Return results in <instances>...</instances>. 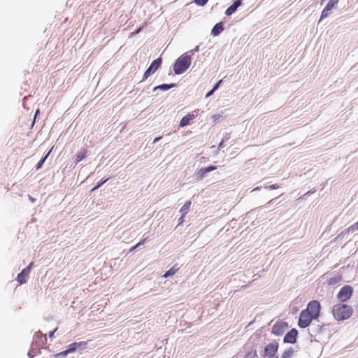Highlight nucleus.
I'll list each match as a JSON object with an SVG mask.
<instances>
[{"label": "nucleus", "instance_id": "obj_34", "mask_svg": "<svg viewBox=\"0 0 358 358\" xmlns=\"http://www.w3.org/2000/svg\"><path fill=\"white\" fill-rule=\"evenodd\" d=\"M56 330H57V329H55L54 331H50V332L49 333V337H50V338H52V337H53L54 334H55V331H56Z\"/></svg>", "mask_w": 358, "mask_h": 358}, {"label": "nucleus", "instance_id": "obj_31", "mask_svg": "<svg viewBox=\"0 0 358 358\" xmlns=\"http://www.w3.org/2000/svg\"><path fill=\"white\" fill-rule=\"evenodd\" d=\"M222 80H219L216 84L213 87V90L215 91L220 86V83H222Z\"/></svg>", "mask_w": 358, "mask_h": 358}, {"label": "nucleus", "instance_id": "obj_3", "mask_svg": "<svg viewBox=\"0 0 358 358\" xmlns=\"http://www.w3.org/2000/svg\"><path fill=\"white\" fill-rule=\"evenodd\" d=\"M191 64V57L189 55H183L178 57L173 66V71L176 74H182Z\"/></svg>", "mask_w": 358, "mask_h": 358}, {"label": "nucleus", "instance_id": "obj_39", "mask_svg": "<svg viewBox=\"0 0 358 358\" xmlns=\"http://www.w3.org/2000/svg\"><path fill=\"white\" fill-rule=\"evenodd\" d=\"M275 358H278V357H275Z\"/></svg>", "mask_w": 358, "mask_h": 358}, {"label": "nucleus", "instance_id": "obj_8", "mask_svg": "<svg viewBox=\"0 0 358 358\" xmlns=\"http://www.w3.org/2000/svg\"><path fill=\"white\" fill-rule=\"evenodd\" d=\"M162 62L160 57L155 59L144 73L143 80H146L151 74L154 73L160 67Z\"/></svg>", "mask_w": 358, "mask_h": 358}, {"label": "nucleus", "instance_id": "obj_38", "mask_svg": "<svg viewBox=\"0 0 358 358\" xmlns=\"http://www.w3.org/2000/svg\"><path fill=\"white\" fill-rule=\"evenodd\" d=\"M38 112H39V110H37L36 113V115L38 113Z\"/></svg>", "mask_w": 358, "mask_h": 358}, {"label": "nucleus", "instance_id": "obj_12", "mask_svg": "<svg viewBox=\"0 0 358 358\" xmlns=\"http://www.w3.org/2000/svg\"><path fill=\"white\" fill-rule=\"evenodd\" d=\"M29 268H24L17 276L16 280L20 284H24L27 282V278L29 276Z\"/></svg>", "mask_w": 358, "mask_h": 358}, {"label": "nucleus", "instance_id": "obj_19", "mask_svg": "<svg viewBox=\"0 0 358 358\" xmlns=\"http://www.w3.org/2000/svg\"><path fill=\"white\" fill-rule=\"evenodd\" d=\"M87 151L83 150L76 155V163L80 162L86 157Z\"/></svg>", "mask_w": 358, "mask_h": 358}, {"label": "nucleus", "instance_id": "obj_2", "mask_svg": "<svg viewBox=\"0 0 358 358\" xmlns=\"http://www.w3.org/2000/svg\"><path fill=\"white\" fill-rule=\"evenodd\" d=\"M352 313V307L344 303H338L332 307L333 316L338 321L349 319Z\"/></svg>", "mask_w": 358, "mask_h": 358}, {"label": "nucleus", "instance_id": "obj_6", "mask_svg": "<svg viewBox=\"0 0 358 358\" xmlns=\"http://www.w3.org/2000/svg\"><path fill=\"white\" fill-rule=\"evenodd\" d=\"M279 344L274 341L266 345L264 350V357H273L278 352Z\"/></svg>", "mask_w": 358, "mask_h": 358}, {"label": "nucleus", "instance_id": "obj_17", "mask_svg": "<svg viewBox=\"0 0 358 358\" xmlns=\"http://www.w3.org/2000/svg\"><path fill=\"white\" fill-rule=\"evenodd\" d=\"M178 268H176V266L172 267L169 270H168L163 275L164 278H169L173 275H174L178 271Z\"/></svg>", "mask_w": 358, "mask_h": 358}, {"label": "nucleus", "instance_id": "obj_7", "mask_svg": "<svg viewBox=\"0 0 358 358\" xmlns=\"http://www.w3.org/2000/svg\"><path fill=\"white\" fill-rule=\"evenodd\" d=\"M288 328V323L284 321L277 322L272 327L271 332L275 336H281Z\"/></svg>", "mask_w": 358, "mask_h": 358}, {"label": "nucleus", "instance_id": "obj_20", "mask_svg": "<svg viewBox=\"0 0 358 358\" xmlns=\"http://www.w3.org/2000/svg\"><path fill=\"white\" fill-rule=\"evenodd\" d=\"M331 10V9H330L328 7L325 6L324 8L323 9V10L322 11L321 17H320V20H322L323 18H325V17H328V15H329V11Z\"/></svg>", "mask_w": 358, "mask_h": 358}, {"label": "nucleus", "instance_id": "obj_30", "mask_svg": "<svg viewBox=\"0 0 358 358\" xmlns=\"http://www.w3.org/2000/svg\"><path fill=\"white\" fill-rule=\"evenodd\" d=\"M350 229L352 230L358 229V221L355 224L352 225Z\"/></svg>", "mask_w": 358, "mask_h": 358}, {"label": "nucleus", "instance_id": "obj_15", "mask_svg": "<svg viewBox=\"0 0 358 358\" xmlns=\"http://www.w3.org/2000/svg\"><path fill=\"white\" fill-rule=\"evenodd\" d=\"M191 203H192L191 201H188L185 202V203L180 208V212L182 214V217H185L186 215V214H187V213L189 212L190 206H191Z\"/></svg>", "mask_w": 358, "mask_h": 358}, {"label": "nucleus", "instance_id": "obj_14", "mask_svg": "<svg viewBox=\"0 0 358 358\" xmlns=\"http://www.w3.org/2000/svg\"><path fill=\"white\" fill-rule=\"evenodd\" d=\"M77 348L78 347L76 346V343H73L70 344L68 346V349L67 350L60 352L59 355H62V356H66L68 354L73 352L74 351H76Z\"/></svg>", "mask_w": 358, "mask_h": 358}, {"label": "nucleus", "instance_id": "obj_22", "mask_svg": "<svg viewBox=\"0 0 358 358\" xmlns=\"http://www.w3.org/2000/svg\"><path fill=\"white\" fill-rule=\"evenodd\" d=\"M109 180V178H107L106 179H101L98 183L97 185L93 187L92 189V191H94L95 189H98L99 187H100L103 183H105L106 182H107L108 180Z\"/></svg>", "mask_w": 358, "mask_h": 358}, {"label": "nucleus", "instance_id": "obj_26", "mask_svg": "<svg viewBox=\"0 0 358 358\" xmlns=\"http://www.w3.org/2000/svg\"><path fill=\"white\" fill-rule=\"evenodd\" d=\"M222 115L220 114H215L211 116V119L213 122H216L221 118Z\"/></svg>", "mask_w": 358, "mask_h": 358}, {"label": "nucleus", "instance_id": "obj_10", "mask_svg": "<svg viewBox=\"0 0 358 358\" xmlns=\"http://www.w3.org/2000/svg\"><path fill=\"white\" fill-rule=\"evenodd\" d=\"M198 115V110L188 113L187 115L183 117L180 122V127H183L188 125L191 120L195 118Z\"/></svg>", "mask_w": 358, "mask_h": 358}, {"label": "nucleus", "instance_id": "obj_32", "mask_svg": "<svg viewBox=\"0 0 358 358\" xmlns=\"http://www.w3.org/2000/svg\"><path fill=\"white\" fill-rule=\"evenodd\" d=\"M214 92H215V90H214L213 89V90H211L210 92H208L207 93V94H206V97H209V96H212V95L213 94Z\"/></svg>", "mask_w": 358, "mask_h": 358}, {"label": "nucleus", "instance_id": "obj_24", "mask_svg": "<svg viewBox=\"0 0 358 358\" xmlns=\"http://www.w3.org/2000/svg\"><path fill=\"white\" fill-rule=\"evenodd\" d=\"M208 0H194V3L199 6H204Z\"/></svg>", "mask_w": 358, "mask_h": 358}, {"label": "nucleus", "instance_id": "obj_27", "mask_svg": "<svg viewBox=\"0 0 358 358\" xmlns=\"http://www.w3.org/2000/svg\"><path fill=\"white\" fill-rule=\"evenodd\" d=\"M87 342H84V341L76 343V346L77 347H85L87 345Z\"/></svg>", "mask_w": 358, "mask_h": 358}, {"label": "nucleus", "instance_id": "obj_36", "mask_svg": "<svg viewBox=\"0 0 358 358\" xmlns=\"http://www.w3.org/2000/svg\"><path fill=\"white\" fill-rule=\"evenodd\" d=\"M161 138H162V137H161V136H159V137H157L156 138H155V140H154L153 143H155L157 142V141H159V139H161Z\"/></svg>", "mask_w": 358, "mask_h": 358}, {"label": "nucleus", "instance_id": "obj_29", "mask_svg": "<svg viewBox=\"0 0 358 358\" xmlns=\"http://www.w3.org/2000/svg\"><path fill=\"white\" fill-rule=\"evenodd\" d=\"M278 188H279V185H278L277 184L271 185L268 187L269 189H275Z\"/></svg>", "mask_w": 358, "mask_h": 358}, {"label": "nucleus", "instance_id": "obj_37", "mask_svg": "<svg viewBox=\"0 0 358 358\" xmlns=\"http://www.w3.org/2000/svg\"><path fill=\"white\" fill-rule=\"evenodd\" d=\"M139 31H140V29H138L136 31V34H138Z\"/></svg>", "mask_w": 358, "mask_h": 358}, {"label": "nucleus", "instance_id": "obj_21", "mask_svg": "<svg viewBox=\"0 0 358 358\" xmlns=\"http://www.w3.org/2000/svg\"><path fill=\"white\" fill-rule=\"evenodd\" d=\"M50 151H51V150H50V151L48 152V154H47V155H45L43 159H41L38 162V164H37V165H36V169H40L43 166V164H44L45 161L46 160V159L48 158V155H49V154H50Z\"/></svg>", "mask_w": 358, "mask_h": 358}, {"label": "nucleus", "instance_id": "obj_11", "mask_svg": "<svg viewBox=\"0 0 358 358\" xmlns=\"http://www.w3.org/2000/svg\"><path fill=\"white\" fill-rule=\"evenodd\" d=\"M242 4V0H236L225 11L226 15L229 16L236 12L238 7Z\"/></svg>", "mask_w": 358, "mask_h": 358}, {"label": "nucleus", "instance_id": "obj_4", "mask_svg": "<svg viewBox=\"0 0 358 358\" xmlns=\"http://www.w3.org/2000/svg\"><path fill=\"white\" fill-rule=\"evenodd\" d=\"M353 294V288L350 285L343 287L337 294V299L341 303H344L349 300Z\"/></svg>", "mask_w": 358, "mask_h": 358}, {"label": "nucleus", "instance_id": "obj_28", "mask_svg": "<svg viewBox=\"0 0 358 358\" xmlns=\"http://www.w3.org/2000/svg\"><path fill=\"white\" fill-rule=\"evenodd\" d=\"M206 171H207L208 173L210 171H214L217 169L216 166H210L206 167Z\"/></svg>", "mask_w": 358, "mask_h": 358}, {"label": "nucleus", "instance_id": "obj_25", "mask_svg": "<svg viewBox=\"0 0 358 358\" xmlns=\"http://www.w3.org/2000/svg\"><path fill=\"white\" fill-rule=\"evenodd\" d=\"M145 239H143L141 240L139 243H138L136 245H134V247L131 248H130V251H133L136 248H137L138 246H140L141 245H143L144 243H145Z\"/></svg>", "mask_w": 358, "mask_h": 358}, {"label": "nucleus", "instance_id": "obj_18", "mask_svg": "<svg viewBox=\"0 0 358 358\" xmlns=\"http://www.w3.org/2000/svg\"><path fill=\"white\" fill-rule=\"evenodd\" d=\"M175 85H176L175 84H171V85L163 84V85L155 87L154 88V90H156L158 89L161 90H168L173 87Z\"/></svg>", "mask_w": 358, "mask_h": 358}, {"label": "nucleus", "instance_id": "obj_35", "mask_svg": "<svg viewBox=\"0 0 358 358\" xmlns=\"http://www.w3.org/2000/svg\"><path fill=\"white\" fill-rule=\"evenodd\" d=\"M184 221V217H182V215L181 216V217L179 219V224H182Z\"/></svg>", "mask_w": 358, "mask_h": 358}, {"label": "nucleus", "instance_id": "obj_16", "mask_svg": "<svg viewBox=\"0 0 358 358\" xmlns=\"http://www.w3.org/2000/svg\"><path fill=\"white\" fill-rule=\"evenodd\" d=\"M294 352V350L292 348H289L282 353L281 358H292Z\"/></svg>", "mask_w": 358, "mask_h": 358}, {"label": "nucleus", "instance_id": "obj_1", "mask_svg": "<svg viewBox=\"0 0 358 358\" xmlns=\"http://www.w3.org/2000/svg\"><path fill=\"white\" fill-rule=\"evenodd\" d=\"M321 305L317 300L310 301L306 309L303 310L299 317L298 326L305 329L308 327L313 320H316L320 315Z\"/></svg>", "mask_w": 358, "mask_h": 358}, {"label": "nucleus", "instance_id": "obj_33", "mask_svg": "<svg viewBox=\"0 0 358 358\" xmlns=\"http://www.w3.org/2000/svg\"><path fill=\"white\" fill-rule=\"evenodd\" d=\"M33 264H34V263H33V262H31V263L29 264V265L27 267H26V268H29V273H30V271H31V267H32Z\"/></svg>", "mask_w": 358, "mask_h": 358}, {"label": "nucleus", "instance_id": "obj_13", "mask_svg": "<svg viewBox=\"0 0 358 358\" xmlns=\"http://www.w3.org/2000/svg\"><path fill=\"white\" fill-rule=\"evenodd\" d=\"M224 30L222 22L217 23L211 30V35L213 36H218Z\"/></svg>", "mask_w": 358, "mask_h": 358}, {"label": "nucleus", "instance_id": "obj_23", "mask_svg": "<svg viewBox=\"0 0 358 358\" xmlns=\"http://www.w3.org/2000/svg\"><path fill=\"white\" fill-rule=\"evenodd\" d=\"M206 171V168H203V169H201L199 171H198V175L199 176V177L201 178H203L205 176V175L208 173Z\"/></svg>", "mask_w": 358, "mask_h": 358}, {"label": "nucleus", "instance_id": "obj_5", "mask_svg": "<svg viewBox=\"0 0 358 358\" xmlns=\"http://www.w3.org/2000/svg\"><path fill=\"white\" fill-rule=\"evenodd\" d=\"M47 342L46 335L43 334L41 331H38L34 334L32 346L36 348H42Z\"/></svg>", "mask_w": 358, "mask_h": 358}, {"label": "nucleus", "instance_id": "obj_9", "mask_svg": "<svg viewBox=\"0 0 358 358\" xmlns=\"http://www.w3.org/2000/svg\"><path fill=\"white\" fill-rule=\"evenodd\" d=\"M297 336L298 331L295 328H293L285 336L283 341L286 343L294 344L296 342Z\"/></svg>", "mask_w": 358, "mask_h": 358}]
</instances>
